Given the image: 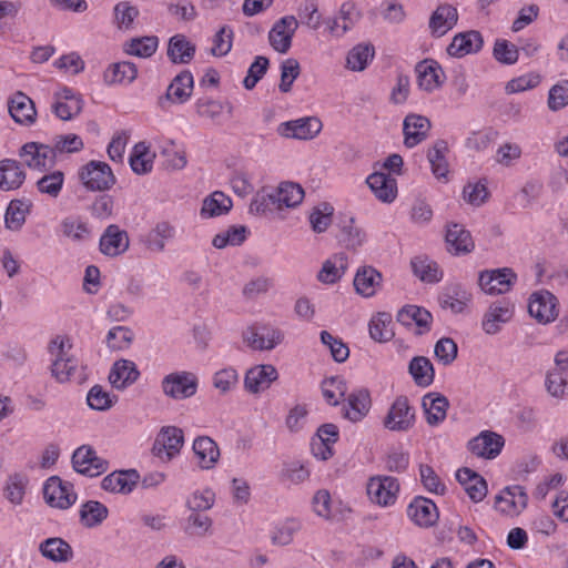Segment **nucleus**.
I'll use <instances>...</instances> for the list:
<instances>
[{
	"mask_svg": "<svg viewBox=\"0 0 568 568\" xmlns=\"http://www.w3.org/2000/svg\"><path fill=\"white\" fill-rule=\"evenodd\" d=\"M79 178L89 191H106L115 184V176L105 162L92 160L81 168Z\"/></svg>",
	"mask_w": 568,
	"mask_h": 568,
	"instance_id": "f257e3e1",
	"label": "nucleus"
},
{
	"mask_svg": "<svg viewBox=\"0 0 568 568\" xmlns=\"http://www.w3.org/2000/svg\"><path fill=\"white\" fill-rule=\"evenodd\" d=\"M415 424V410L409 405L406 396H398L390 405L388 413L383 419V426L397 433H406Z\"/></svg>",
	"mask_w": 568,
	"mask_h": 568,
	"instance_id": "f03ea898",
	"label": "nucleus"
},
{
	"mask_svg": "<svg viewBox=\"0 0 568 568\" xmlns=\"http://www.w3.org/2000/svg\"><path fill=\"white\" fill-rule=\"evenodd\" d=\"M197 377L186 371L171 373L162 379L161 387L164 395L173 399H185L195 395Z\"/></svg>",
	"mask_w": 568,
	"mask_h": 568,
	"instance_id": "7ed1b4c3",
	"label": "nucleus"
},
{
	"mask_svg": "<svg viewBox=\"0 0 568 568\" xmlns=\"http://www.w3.org/2000/svg\"><path fill=\"white\" fill-rule=\"evenodd\" d=\"M183 443L182 429L175 426L162 427L155 437L152 453L162 462H170L180 453Z\"/></svg>",
	"mask_w": 568,
	"mask_h": 568,
	"instance_id": "20e7f679",
	"label": "nucleus"
},
{
	"mask_svg": "<svg viewBox=\"0 0 568 568\" xmlns=\"http://www.w3.org/2000/svg\"><path fill=\"white\" fill-rule=\"evenodd\" d=\"M367 495L379 506H390L396 501L399 491L397 478L392 476H374L367 483Z\"/></svg>",
	"mask_w": 568,
	"mask_h": 568,
	"instance_id": "39448f33",
	"label": "nucleus"
},
{
	"mask_svg": "<svg viewBox=\"0 0 568 568\" xmlns=\"http://www.w3.org/2000/svg\"><path fill=\"white\" fill-rule=\"evenodd\" d=\"M72 465L77 473L97 477L108 470L109 463L99 457L95 450L88 445L79 447L72 455Z\"/></svg>",
	"mask_w": 568,
	"mask_h": 568,
	"instance_id": "423d86ee",
	"label": "nucleus"
},
{
	"mask_svg": "<svg viewBox=\"0 0 568 568\" xmlns=\"http://www.w3.org/2000/svg\"><path fill=\"white\" fill-rule=\"evenodd\" d=\"M43 497L51 507L67 509L77 500L72 484L62 481L58 476L50 477L43 486Z\"/></svg>",
	"mask_w": 568,
	"mask_h": 568,
	"instance_id": "0eeeda50",
	"label": "nucleus"
},
{
	"mask_svg": "<svg viewBox=\"0 0 568 568\" xmlns=\"http://www.w3.org/2000/svg\"><path fill=\"white\" fill-rule=\"evenodd\" d=\"M322 130V122L316 116H305L281 123L277 133L287 139L311 140Z\"/></svg>",
	"mask_w": 568,
	"mask_h": 568,
	"instance_id": "6e6552de",
	"label": "nucleus"
},
{
	"mask_svg": "<svg viewBox=\"0 0 568 568\" xmlns=\"http://www.w3.org/2000/svg\"><path fill=\"white\" fill-rule=\"evenodd\" d=\"M50 352L55 355V359L51 365L52 376L59 383H65L73 378L78 372V359L72 356H67L64 353V343L55 338L50 344Z\"/></svg>",
	"mask_w": 568,
	"mask_h": 568,
	"instance_id": "1a4fd4ad",
	"label": "nucleus"
},
{
	"mask_svg": "<svg viewBox=\"0 0 568 568\" xmlns=\"http://www.w3.org/2000/svg\"><path fill=\"white\" fill-rule=\"evenodd\" d=\"M516 280L511 268L504 267L493 271H483L479 274L478 284L480 288L490 295L508 292Z\"/></svg>",
	"mask_w": 568,
	"mask_h": 568,
	"instance_id": "9d476101",
	"label": "nucleus"
},
{
	"mask_svg": "<svg viewBox=\"0 0 568 568\" xmlns=\"http://www.w3.org/2000/svg\"><path fill=\"white\" fill-rule=\"evenodd\" d=\"M298 28L294 16H285L274 23L268 32L271 47L278 53H286L292 45L293 36Z\"/></svg>",
	"mask_w": 568,
	"mask_h": 568,
	"instance_id": "9b49d317",
	"label": "nucleus"
},
{
	"mask_svg": "<svg viewBox=\"0 0 568 568\" xmlns=\"http://www.w3.org/2000/svg\"><path fill=\"white\" fill-rule=\"evenodd\" d=\"M19 156L31 169L43 170L55 163V154L51 145L28 142L19 151Z\"/></svg>",
	"mask_w": 568,
	"mask_h": 568,
	"instance_id": "f8f14e48",
	"label": "nucleus"
},
{
	"mask_svg": "<svg viewBox=\"0 0 568 568\" xmlns=\"http://www.w3.org/2000/svg\"><path fill=\"white\" fill-rule=\"evenodd\" d=\"M528 312L539 323H550L558 316L557 297L549 291L535 292L529 298Z\"/></svg>",
	"mask_w": 568,
	"mask_h": 568,
	"instance_id": "ddd939ff",
	"label": "nucleus"
},
{
	"mask_svg": "<svg viewBox=\"0 0 568 568\" xmlns=\"http://www.w3.org/2000/svg\"><path fill=\"white\" fill-rule=\"evenodd\" d=\"M361 18L362 13L356 4L353 1H345L342 3L337 17L327 18L325 24L332 36L341 38L352 30Z\"/></svg>",
	"mask_w": 568,
	"mask_h": 568,
	"instance_id": "4468645a",
	"label": "nucleus"
},
{
	"mask_svg": "<svg viewBox=\"0 0 568 568\" xmlns=\"http://www.w3.org/2000/svg\"><path fill=\"white\" fill-rule=\"evenodd\" d=\"M514 315V305L507 300L491 303L486 311L481 327L488 335H495L501 329V325L508 323Z\"/></svg>",
	"mask_w": 568,
	"mask_h": 568,
	"instance_id": "2eb2a0df",
	"label": "nucleus"
},
{
	"mask_svg": "<svg viewBox=\"0 0 568 568\" xmlns=\"http://www.w3.org/2000/svg\"><path fill=\"white\" fill-rule=\"evenodd\" d=\"M193 75L190 71L184 70L180 72L170 83L166 92L159 99V106L164 109L165 103H184L186 102L193 91Z\"/></svg>",
	"mask_w": 568,
	"mask_h": 568,
	"instance_id": "dca6fc26",
	"label": "nucleus"
},
{
	"mask_svg": "<svg viewBox=\"0 0 568 568\" xmlns=\"http://www.w3.org/2000/svg\"><path fill=\"white\" fill-rule=\"evenodd\" d=\"M51 109L59 119L69 121L81 113L83 100L71 89L64 87L54 93V103Z\"/></svg>",
	"mask_w": 568,
	"mask_h": 568,
	"instance_id": "f3484780",
	"label": "nucleus"
},
{
	"mask_svg": "<svg viewBox=\"0 0 568 568\" xmlns=\"http://www.w3.org/2000/svg\"><path fill=\"white\" fill-rule=\"evenodd\" d=\"M407 516L417 526L428 528L434 526L438 518V509L433 500L417 496L407 507Z\"/></svg>",
	"mask_w": 568,
	"mask_h": 568,
	"instance_id": "a211bd4d",
	"label": "nucleus"
},
{
	"mask_svg": "<svg viewBox=\"0 0 568 568\" xmlns=\"http://www.w3.org/2000/svg\"><path fill=\"white\" fill-rule=\"evenodd\" d=\"M432 128L430 121L419 114H407L403 122L404 144L412 149L422 143L428 136Z\"/></svg>",
	"mask_w": 568,
	"mask_h": 568,
	"instance_id": "6ab92c4d",
	"label": "nucleus"
},
{
	"mask_svg": "<svg viewBox=\"0 0 568 568\" xmlns=\"http://www.w3.org/2000/svg\"><path fill=\"white\" fill-rule=\"evenodd\" d=\"M277 371L271 365H256L251 367L244 376V387L251 394L267 389L277 379Z\"/></svg>",
	"mask_w": 568,
	"mask_h": 568,
	"instance_id": "aec40b11",
	"label": "nucleus"
},
{
	"mask_svg": "<svg viewBox=\"0 0 568 568\" xmlns=\"http://www.w3.org/2000/svg\"><path fill=\"white\" fill-rule=\"evenodd\" d=\"M471 293L462 284L454 283L445 287L438 296L442 308L450 310L454 314H462L471 302Z\"/></svg>",
	"mask_w": 568,
	"mask_h": 568,
	"instance_id": "412c9836",
	"label": "nucleus"
},
{
	"mask_svg": "<svg viewBox=\"0 0 568 568\" xmlns=\"http://www.w3.org/2000/svg\"><path fill=\"white\" fill-rule=\"evenodd\" d=\"M505 440L501 435L485 430L468 443L469 450L478 457L493 459L499 455Z\"/></svg>",
	"mask_w": 568,
	"mask_h": 568,
	"instance_id": "4be33fe9",
	"label": "nucleus"
},
{
	"mask_svg": "<svg viewBox=\"0 0 568 568\" xmlns=\"http://www.w3.org/2000/svg\"><path fill=\"white\" fill-rule=\"evenodd\" d=\"M458 21V12L448 3L439 4L430 14L428 27L434 38H439L452 30Z\"/></svg>",
	"mask_w": 568,
	"mask_h": 568,
	"instance_id": "5701e85b",
	"label": "nucleus"
},
{
	"mask_svg": "<svg viewBox=\"0 0 568 568\" xmlns=\"http://www.w3.org/2000/svg\"><path fill=\"white\" fill-rule=\"evenodd\" d=\"M140 480L136 469L116 470L105 476L101 487L110 493L129 494Z\"/></svg>",
	"mask_w": 568,
	"mask_h": 568,
	"instance_id": "b1692460",
	"label": "nucleus"
},
{
	"mask_svg": "<svg viewBox=\"0 0 568 568\" xmlns=\"http://www.w3.org/2000/svg\"><path fill=\"white\" fill-rule=\"evenodd\" d=\"M338 440V427L335 424H323L312 440V452L315 457L326 460L333 456L332 445Z\"/></svg>",
	"mask_w": 568,
	"mask_h": 568,
	"instance_id": "393cba45",
	"label": "nucleus"
},
{
	"mask_svg": "<svg viewBox=\"0 0 568 568\" xmlns=\"http://www.w3.org/2000/svg\"><path fill=\"white\" fill-rule=\"evenodd\" d=\"M9 113L14 122L30 126L36 122L37 110L33 101L18 91L9 101Z\"/></svg>",
	"mask_w": 568,
	"mask_h": 568,
	"instance_id": "a878e982",
	"label": "nucleus"
},
{
	"mask_svg": "<svg viewBox=\"0 0 568 568\" xmlns=\"http://www.w3.org/2000/svg\"><path fill=\"white\" fill-rule=\"evenodd\" d=\"M484 44L479 31L470 30L456 34L447 47V53L452 57L462 58L466 54L478 52Z\"/></svg>",
	"mask_w": 568,
	"mask_h": 568,
	"instance_id": "bb28decb",
	"label": "nucleus"
},
{
	"mask_svg": "<svg viewBox=\"0 0 568 568\" xmlns=\"http://www.w3.org/2000/svg\"><path fill=\"white\" fill-rule=\"evenodd\" d=\"M413 274L423 283H439L444 277V272L439 264L426 254H420L410 260Z\"/></svg>",
	"mask_w": 568,
	"mask_h": 568,
	"instance_id": "cd10ccee",
	"label": "nucleus"
},
{
	"mask_svg": "<svg viewBox=\"0 0 568 568\" xmlns=\"http://www.w3.org/2000/svg\"><path fill=\"white\" fill-rule=\"evenodd\" d=\"M456 479L474 503L481 501L487 495V483L476 471L464 467L457 470Z\"/></svg>",
	"mask_w": 568,
	"mask_h": 568,
	"instance_id": "c85d7f7f",
	"label": "nucleus"
},
{
	"mask_svg": "<svg viewBox=\"0 0 568 568\" xmlns=\"http://www.w3.org/2000/svg\"><path fill=\"white\" fill-rule=\"evenodd\" d=\"M419 89L432 92L443 83L440 65L434 60H423L415 67Z\"/></svg>",
	"mask_w": 568,
	"mask_h": 568,
	"instance_id": "c756f323",
	"label": "nucleus"
},
{
	"mask_svg": "<svg viewBox=\"0 0 568 568\" xmlns=\"http://www.w3.org/2000/svg\"><path fill=\"white\" fill-rule=\"evenodd\" d=\"M422 406L426 414L427 424L436 426L446 418L449 402L446 396L439 393H428L424 395Z\"/></svg>",
	"mask_w": 568,
	"mask_h": 568,
	"instance_id": "7c9ffc66",
	"label": "nucleus"
},
{
	"mask_svg": "<svg viewBox=\"0 0 568 568\" xmlns=\"http://www.w3.org/2000/svg\"><path fill=\"white\" fill-rule=\"evenodd\" d=\"M397 322L404 326H410L415 323L419 328L418 334H423L430 329L433 315L425 307L406 305L398 311Z\"/></svg>",
	"mask_w": 568,
	"mask_h": 568,
	"instance_id": "2f4dec72",
	"label": "nucleus"
},
{
	"mask_svg": "<svg viewBox=\"0 0 568 568\" xmlns=\"http://www.w3.org/2000/svg\"><path fill=\"white\" fill-rule=\"evenodd\" d=\"M366 183L375 196L386 203L394 201L397 194V183L394 178L384 172H374L366 179Z\"/></svg>",
	"mask_w": 568,
	"mask_h": 568,
	"instance_id": "473e14b6",
	"label": "nucleus"
},
{
	"mask_svg": "<svg viewBox=\"0 0 568 568\" xmlns=\"http://www.w3.org/2000/svg\"><path fill=\"white\" fill-rule=\"evenodd\" d=\"M140 375L136 365L129 359L116 361L109 374L111 385L116 389H124L133 384Z\"/></svg>",
	"mask_w": 568,
	"mask_h": 568,
	"instance_id": "72a5a7b5",
	"label": "nucleus"
},
{
	"mask_svg": "<svg viewBox=\"0 0 568 568\" xmlns=\"http://www.w3.org/2000/svg\"><path fill=\"white\" fill-rule=\"evenodd\" d=\"M26 180L21 164L12 159L0 161V190L12 191L19 189Z\"/></svg>",
	"mask_w": 568,
	"mask_h": 568,
	"instance_id": "f704fd0d",
	"label": "nucleus"
},
{
	"mask_svg": "<svg viewBox=\"0 0 568 568\" xmlns=\"http://www.w3.org/2000/svg\"><path fill=\"white\" fill-rule=\"evenodd\" d=\"M270 199L276 202V207L278 209L283 205L286 207H294L303 201L304 190L297 183L282 182L273 192L270 193Z\"/></svg>",
	"mask_w": 568,
	"mask_h": 568,
	"instance_id": "c9c22d12",
	"label": "nucleus"
},
{
	"mask_svg": "<svg viewBox=\"0 0 568 568\" xmlns=\"http://www.w3.org/2000/svg\"><path fill=\"white\" fill-rule=\"evenodd\" d=\"M193 452L197 458L199 466L203 469L214 467L220 457V449L216 443L207 436H200L194 440Z\"/></svg>",
	"mask_w": 568,
	"mask_h": 568,
	"instance_id": "e433bc0d",
	"label": "nucleus"
},
{
	"mask_svg": "<svg viewBox=\"0 0 568 568\" xmlns=\"http://www.w3.org/2000/svg\"><path fill=\"white\" fill-rule=\"evenodd\" d=\"M348 408L345 410V417L352 422L362 420L369 412L372 399L368 389L359 388L352 392L347 398Z\"/></svg>",
	"mask_w": 568,
	"mask_h": 568,
	"instance_id": "4c0bfd02",
	"label": "nucleus"
},
{
	"mask_svg": "<svg viewBox=\"0 0 568 568\" xmlns=\"http://www.w3.org/2000/svg\"><path fill=\"white\" fill-rule=\"evenodd\" d=\"M195 54V45L185 36L175 34L169 40L168 57L173 63L186 64Z\"/></svg>",
	"mask_w": 568,
	"mask_h": 568,
	"instance_id": "58836bf2",
	"label": "nucleus"
},
{
	"mask_svg": "<svg viewBox=\"0 0 568 568\" xmlns=\"http://www.w3.org/2000/svg\"><path fill=\"white\" fill-rule=\"evenodd\" d=\"M381 282L379 272L372 266H363L358 268L354 277V287L359 295L371 297L376 293V287L381 285Z\"/></svg>",
	"mask_w": 568,
	"mask_h": 568,
	"instance_id": "ea45409f",
	"label": "nucleus"
},
{
	"mask_svg": "<svg viewBox=\"0 0 568 568\" xmlns=\"http://www.w3.org/2000/svg\"><path fill=\"white\" fill-rule=\"evenodd\" d=\"M43 557L54 562H67L73 558L72 547L62 538H48L40 544Z\"/></svg>",
	"mask_w": 568,
	"mask_h": 568,
	"instance_id": "a19ab883",
	"label": "nucleus"
},
{
	"mask_svg": "<svg viewBox=\"0 0 568 568\" xmlns=\"http://www.w3.org/2000/svg\"><path fill=\"white\" fill-rule=\"evenodd\" d=\"M408 373L419 387H428L434 382V366L429 358L425 356L413 357L408 364Z\"/></svg>",
	"mask_w": 568,
	"mask_h": 568,
	"instance_id": "79ce46f5",
	"label": "nucleus"
},
{
	"mask_svg": "<svg viewBox=\"0 0 568 568\" xmlns=\"http://www.w3.org/2000/svg\"><path fill=\"white\" fill-rule=\"evenodd\" d=\"M108 507L97 500L85 501L79 511L80 521L85 528L100 526L108 518Z\"/></svg>",
	"mask_w": 568,
	"mask_h": 568,
	"instance_id": "37998d69",
	"label": "nucleus"
},
{
	"mask_svg": "<svg viewBox=\"0 0 568 568\" xmlns=\"http://www.w3.org/2000/svg\"><path fill=\"white\" fill-rule=\"evenodd\" d=\"M447 152L448 144L445 140H437L427 151V159L432 172L437 179L446 178L448 173V163L445 158Z\"/></svg>",
	"mask_w": 568,
	"mask_h": 568,
	"instance_id": "c03bdc74",
	"label": "nucleus"
},
{
	"mask_svg": "<svg viewBox=\"0 0 568 568\" xmlns=\"http://www.w3.org/2000/svg\"><path fill=\"white\" fill-rule=\"evenodd\" d=\"M138 74V70L134 63L123 61L111 64L104 72V81L108 84L132 82Z\"/></svg>",
	"mask_w": 568,
	"mask_h": 568,
	"instance_id": "a18cd8bd",
	"label": "nucleus"
},
{
	"mask_svg": "<svg viewBox=\"0 0 568 568\" xmlns=\"http://www.w3.org/2000/svg\"><path fill=\"white\" fill-rule=\"evenodd\" d=\"M347 393L346 381L341 376H332L322 382V394L327 404L337 406Z\"/></svg>",
	"mask_w": 568,
	"mask_h": 568,
	"instance_id": "49530a36",
	"label": "nucleus"
},
{
	"mask_svg": "<svg viewBox=\"0 0 568 568\" xmlns=\"http://www.w3.org/2000/svg\"><path fill=\"white\" fill-rule=\"evenodd\" d=\"M232 207V201L224 193L215 191L207 196L202 205L201 215L213 217L227 212Z\"/></svg>",
	"mask_w": 568,
	"mask_h": 568,
	"instance_id": "de8ad7c7",
	"label": "nucleus"
},
{
	"mask_svg": "<svg viewBox=\"0 0 568 568\" xmlns=\"http://www.w3.org/2000/svg\"><path fill=\"white\" fill-rule=\"evenodd\" d=\"M374 54L375 50L372 44H357L348 52L346 67L353 71H363Z\"/></svg>",
	"mask_w": 568,
	"mask_h": 568,
	"instance_id": "09e8293b",
	"label": "nucleus"
},
{
	"mask_svg": "<svg viewBox=\"0 0 568 568\" xmlns=\"http://www.w3.org/2000/svg\"><path fill=\"white\" fill-rule=\"evenodd\" d=\"M99 244L100 248H129L130 241L128 233L124 230H121L115 224H111L101 235Z\"/></svg>",
	"mask_w": 568,
	"mask_h": 568,
	"instance_id": "8fccbe9b",
	"label": "nucleus"
},
{
	"mask_svg": "<svg viewBox=\"0 0 568 568\" xmlns=\"http://www.w3.org/2000/svg\"><path fill=\"white\" fill-rule=\"evenodd\" d=\"M130 166L136 174H146L152 170L153 155L144 143H138L130 156Z\"/></svg>",
	"mask_w": 568,
	"mask_h": 568,
	"instance_id": "3c124183",
	"label": "nucleus"
},
{
	"mask_svg": "<svg viewBox=\"0 0 568 568\" xmlns=\"http://www.w3.org/2000/svg\"><path fill=\"white\" fill-rule=\"evenodd\" d=\"M29 209L30 203L21 200H12L4 215L6 226L10 230L20 229L26 221Z\"/></svg>",
	"mask_w": 568,
	"mask_h": 568,
	"instance_id": "603ef678",
	"label": "nucleus"
},
{
	"mask_svg": "<svg viewBox=\"0 0 568 568\" xmlns=\"http://www.w3.org/2000/svg\"><path fill=\"white\" fill-rule=\"evenodd\" d=\"M392 317L387 313H381L369 323V335L376 342H387L394 336L393 329L389 327Z\"/></svg>",
	"mask_w": 568,
	"mask_h": 568,
	"instance_id": "864d4df0",
	"label": "nucleus"
},
{
	"mask_svg": "<svg viewBox=\"0 0 568 568\" xmlns=\"http://www.w3.org/2000/svg\"><path fill=\"white\" fill-rule=\"evenodd\" d=\"M116 400V396H111L101 385H94L87 395V403L93 410L104 412L110 409Z\"/></svg>",
	"mask_w": 568,
	"mask_h": 568,
	"instance_id": "5fc2aeb1",
	"label": "nucleus"
},
{
	"mask_svg": "<svg viewBox=\"0 0 568 568\" xmlns=\"http://www.w3.org/2000/svg\"><path fill=\"white\" fill-rule=\"evenodd\" d=\"M445 240L454 248H469L474 245L469 231L458 223L447 225Z\"/></svg>",
	"mask_w": 568,
	"mask_h": 568,
	"instance_id": "6e6d98bb",
	"label": "nucleus"
},
{
	"mask_svg": "<svg viewBox=\"0 0 568 568\" xmlns=\"http://www.w3.org/2000/svg\"><path fill=\"white\" fill-rule=\"evenodd\" d=\"M338 239L346 248H356L365 244L366 235L362 229L355 225L354 219H349L347 223L343 225Z\"/></svg>",
	"mask_w": 568,
	"mask_h": 568,
	"instance_id": "4d7b16f0",
	"label": "nucleus"
},
{
	"mask_svg": "<svg viewBox=\"0 0 568 568\" xmlns=\"http://www.w3.org/2000/svg\"><path fill=\"white\" fill-rule=\"evenodd\" d=\"M27 480L23 476L14 474L7 479L3 494L12 505H20L26 494Z\"/></svg>",
	"mask_w": 568,
	"mask_h": 568,
	"instance_id": "13d9d810",
	"label": "nucleus"
},
{
	"mask_svg": "<svg viewBox=\"0 0 568 568\" xmlns=\"http://www.w3.org/2000/svg\"><path fill=\"white\" fill-rule=\"evenodd\" d=\"M301 73V67L296 59L290 58L281 64V82L278 89L283 93H287L292 90L294 81Z\"/></svg>",
	"mask_w": 568,
	"mask_h": 568,
	"instance_id": "bf43d9fd",
	"label": "nucleus"
},
{
	"mask_svg": "<svg viewBox=\"0 0 568 568\" xmlns=\"http://www.w3.org/2000/svg\"><path fill=\"white\" fill-rule=\"evenodd\" d=\"M239 384V373L233 367H225L214 373L213 386L221 393L233 390Z\"/></svg>",
	"mask_w": 568,
	"mask_h": 568,
	"instance_id": "052dcab7",
	"label": "nucleus"
},
{
	"mask_svg": "<svg viewBox=\"0 0 568 568\" xmlns=\"http://www.w3.org/2000/svg\"><path fill=\"white\" fill-rule=\"evenodd\" d=\"M158 43V38L154 36L132 39L128 44L126 52L140 58H149L156 51Z\"/></svg>",
	"mask_w": 568,
	"mask_h": 568,
	"instance_id": "680f3d73",
	"label": "nucleus"
},
{
	"mask_svg": "<svg viewBox=\"0 0 568 568\" xmlns=\"http://www.w3.org/2000/svg\"><path fill=\"white\" fill-rule=\"evenodd\" d=\"M270 65V60L264 55H257L247 70V74L243 80L246 90L255 88L257 82L264 77Z\"/></svg>",
	"mask_w": 568,
	"mask_h": 568,
	"instance_id": "e2e57ef3",
	"label": "nucleus"
},
{
	"mask_svg": "<svg viewBox=\"0 0 568 568\" xmlns=\"http://www.w3.org/2000/svg\"><path fill=\"white\" fill-rule=\"evenodd\" d=\"M494 58L503 64H514L518 60L519 49L504 39H497L493 50Z\"/></svg>",
	"mask_w": 568,
	"mask_h": 568,
	"instance_id": "0e129e2a",
	"label": "nucleus"
},
{
	"mask_svg": "<svg viewBox=\"0 0 568 568\" xmlns=\"http://www.w3.org/2000/svg\"><path fill=\"white\" fill-rule=\"evenodd\" d=\"M63 181L64 174L61 171H54L50 174L43 175L40 180H38L37 186L41 193L57 197L61 192Z\"/></svg>",
	"mask_w": 568,
	"mask_h": 568,
	"instance_id": "69168bd1",
	"label": "nucleus"
},
{
	"mask_svg": "<svg viewBox=\"0 0 568 568\" xmlns=\"http://www.w3.org/2000/svg\"><path fill=\"white\" fill-rule=\"evenodd\" d=\"M434 353L443 365H450L457 357L458 347L453 338L443 337L436 342Z\"/></svg>",
	"mask_w": 568,
	"mask_h": 568,
	"instance_id": "338daca9",
	"label": "nucleus"
},
{
	"mask_svg": "<svg viewBox=\"0 0 568 568\" xmlns=\"http://www.w3.org/2000/svg\"><path fill=\"white\" fill-rule=\"evenodd\" d=\"M133 339V333L124 326H115L111 328L106 335V344L111 349H124L129 347Z\"/></svg>",
	"mask_w": 568,
	"mask_h": 568,
	"instance_id": "774afa93",
	"label": "nucleus"
}]
</instances>
